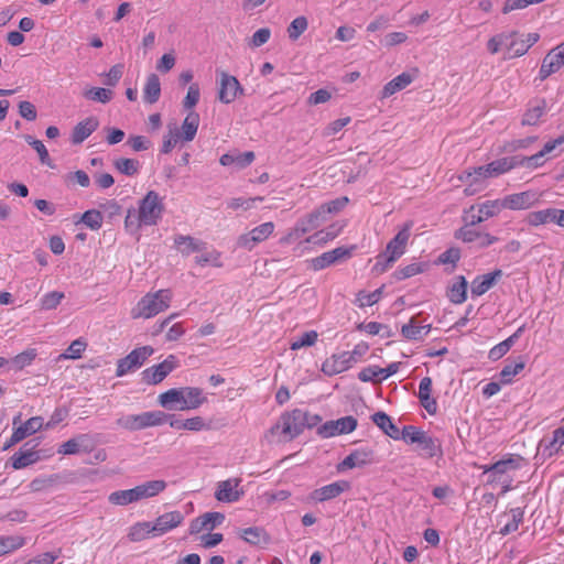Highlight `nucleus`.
Listing matches in <instances>:
<instances>
[{
	"mask_svg": "<svg viewBox=\"0 0 564 564\" xmlns=\"http://www.w3.org/2000/svg\"><path fill=\"white\" fill-rule=\"evenodd\" d=\"M419 448L424 452L429 457H434L441 448V444L436 438L430 436L426 432H423L416 442Z\"/></svg>",
	"mask_w": 564,
	"mask_h": 564,
	"instance_id": "44",
	"label": "nucleus"
},
{
	"mask_svg": "<svg viewBox=\"0 0 564 564\" xmlns=\"http://www.w3.org/2000/svg\"><path fill=\"white\" fill-rule=\"evenodd\" d=\"M348 197L343 196L330 202H327L321 205L318 208L322 212L323 216H325L326 214H336L340 212L348 204Z\"/></svg>",
	"mask_w": 564,
	"mask_h": 564,
	"instance_id": "59",
	"label": "nucleus"
},
{
	"mask_svg": "<svg viewBox=\"0 0 564 564\" xmlns=\"http://www.w3.org/2000/svg\"><path fill=\"white\" fill-rule=\"evenodd\" d=\"M172 292L167 289L148 293L138 302L131 311L132 318H151L170 307Z\"/></svg>",
	"mask_w": 564,
	"mask_h": 564,
	"instance_id": "2",
	"label": "nucleus"
},
{
	"mask_svg": "<svg viewBox=\"0 0 564 564\" xmlns=\"http://www.w3.org/2000/svg\"><path fill=\"white\" fill-rule=\"evenodd\" d=\"M413 221H406L401 230L388 242L386 251L377 257L375 270L384 272L397 259H399L405 251L408 241L410 239V231Z\"/></svg>",
	"mask_w": 564,
	"mask_h": 564,
	"instance_id": "1",
	"label": "nucleus"
},
{
	"mask_svg": "<svg viewBox=\"0 0 564 564\" xmlns=\"http://www.w3.org/2000/svg\"><path fill=\"white\" fill-rule=\"evenodd\" d=\"M85 441H88V436L83 434L77 437L70 438L67 442L63 443L57 449L58 454L63 455H74L82 451V446Z\"/></svg>",
	"mask_w": 564,
	"mask_h": 564,
	"instance_id": "46",
	"label": "nucleus"
},
{
	"mask_svg": "<svg viewBox=\"0 0 564 564\" xmlns=\"http://www.w3.org/2000/svg\"><path fill=\"white\" fill-rule=\"evenodd\" d=\"M324 219V216L319 208L315 209L311 214L306 215L305 217L301 218L295 227L292 229V231L289 232L286 237L282 239L284 242H290L292 239H297L305 235L306 232L315 229L318 227L321 220Z\"/></svg>",
	"mask_w": 564,
	"mask_h": 564,
	"instance_id": "15",
	"label": "nucleus"
},
{
	"mask_svg": "<svg viewBox=\"0 0 564 564\" xmlns=\"http://www.w3.org/2000/svg\"><path fill=\"white\" fill-rule=\"evenodd\" d=\"M87 344L82 339L74 340L67 348L66 352L59 355L58 359L61 358H72V359H78L82 357V354L86 349Z\"/></svg>",
	"mask_w": 564,
	"mask_h": 564,
	"instance_id": "63",
	"label": "nucleus"
},
{
	"mask_svg": "<svg viewBox=\"0 0 564 564\" xmlns=\"http://www.w3.org/2000/svg\"><path fill=\"white\" fill-rule=\"evenodd\" d=\"M24 543V538L20 535L0 536V546L3 549V555L22 547Z\"/></svg>",
	"mask_w": 564,
	"mask_h": 564,
	"instance_id": "53",
	"label": "nucleus"
},
{
	"mask_svg": "<svg viewBox=\"0 0 564 564\" xmlns=\"http://www.w3.org/2000/svg\"><path fill=\"white\" fill-rule=\"evenodd\" d=\"M240 536L251 545H267L270 543L271 538L269 533L260 527H250L240 531Z\"/></svg>",
	"mask_w": 564,
	"mask_h": 564,
	"instance_id": "28",
	"label": "nucleus"
},
{
	"mask_svg": "<svg viewBox=\"0 0 564 564\" xmlns=\"http://www.w3.org/2000/svg\"><path fill=\"white\" fill-rule=\"evenodd\" d=\"M372 422L393 440L400 438V430L392 423L390 416L382 412H376L371 416Z\"/></svg>",
	"mask_w": 564,
	"mask_h": 564,
	"instance_id": "34",
	"label": "nucleus"
},
{
	"mask_svg": "<svg viewBox=\"0 0 564 564\" xmlns=\"http://www.w3.org/2000/svg\"><path fill=\"white\" fill-rule=\"evenodd\" d=\"M539 194L534 191H525L521 193L510 194L499 200L502 209L521 210L528 209L539 202Z\"/></svg>",
	"mask_w": 564,
	"mask_h": 564,
	"instance_id": "11",
	"label": "nucleus"
},
{
	"mask_svg": "<svg viewBox=\"0 0 564 564\" xmlns=\"http://www.w3.org/2000/svg\"><path fill=\"white\" fill-rule=\"evenodd\" d=\"M108 501L115 506H127L137 502V492H134L133 488L113 491L109 495Z\"/></svg>",
	"mask_w": 564,
	"mask_h": 564,
	"instance_id": "45",
	"label": "nucleus"
},
{
	"mask_svg": "<svg viewBox=\"0 0 564 564\" xmlns=\"http://www.w3.org/2000/svg\"><path fill=\"white\" fill-rule=\"evenodd\" d=\"M524 330V325L519 327L511 336H509L503 341L499 343L498 345L494 346L488 354L489 359L496 361L503 357L510 348L513 346L516 340L521 336V334Z\"/></svg>",
	"mask_w": 564,
	"mask_h": 564,
	"instance_id": "32",
	"label": "nucleus"
},
{
	"mask_svg": "<svg viewBox=\"0 0 564 564\" xmlns=\"http://www.w3.org/2000/svg\"><path fill=\"white\" fill-rule=\"evenodd\" d=\"M167 422V413L162 411H150L140 414H129L119 417L116 423L118 426L128 431H139L151 426H159Z\"/></svg>",
	"mask_w": 564,
	"mask_h": 564,
	"instance_id": "3",
	"label": "nucleus"
},
{
	"mask_svg": "<svg viewBox=\"0 0 564 564\" xmlns=\"http://www.w3.org/2000/svg\"><path fill=\"white\" fill-rule=\"evenodd\" d=\"M501 213L499 200H486L478 205H471L469 208L464 209L463 221L469 225H478L489 218H492Z\"/></svg>",
	"mask_w": 564,
	"mask_h": 564,
	"instance_id": "6",
	"label": "nucleus"
},
{
	"mask_svg": "<svg viewBox=\"0 0 564 564\" xmlns=\"http://www.w3.org/2000/svg\"><path fill=\"white\" fill-rule=\"evenodd\" d=\"M64 293L58 291H52L46 293L40 302L41 310L50 311L57 307L61 301L64 299Z\"/></svg>",
	"mask_w": 564,
	"mask_h": 564,
	"instance_id": "57",
	"label": "nucleus"
},
{
	"mask_svg": "<svg viewBox=\"0 0 564 564\" xmlns=\"http://www.w3.org/2000/svg\"><path fill=\"white\" fill-rule=\"evenodd\" d=\"M413 80V77L409 73H402L391 79L383 86L381 91V98H388L395 94L397 91L402 90L406 86H409Z\"/></svg>",
	"mask_w": 564,
	"mask_h": 564,
	"instance_id": "35",
	"label": "nucleus"
},
{
	"mask_svg": "<svg viewBox=\"0 0 564 564\" xmlns=\"http://www.w3.org/2000/svg\"><path fill=\"white\" fill-rule=\"evenodd\" d=\"M199 126V116L195 111H191L184 119L182 123V133L181 138L184 141H192L196 133Z\"/></svg>",
	"mask_w": 564,
	"mask_h": 564,
	"instance_id": "40",
	"label": "nucleus"
},
{
	"mask_svg": "<svg viewBox=\"0 0 564 564\" xmlns=\"http://www.w3.org/2000/svg\"><path fill=\"white\" fill-rule=\"evenodd\" d=\"M373 462V451L370 448L356 449L351 452L341 463L338 464L339 471L361 467Z\"/></svg>",
	"mask_w": 564,
	"mask_h": 564,
	"instance_id": "22",
	"label": "nucleus"
},
{
	"mask_svg": "<svg viewBox=\"0 0 564 564\" xmlns=\"http://www.w3.org/2000/svg\"><path fill=\"white\" fill-rule=\"evenodd\" d=\"M274 230L272 221L263 223L238 238V246L251 249L256 243L267 240Z\"/></svg>",
	"mask_w": 564,
	"mask_h": 564,
	"instance_id": "18",
	"label": "nucleus"
},
{
	"mask_svg": "<svg viewBox=\"0 0 564 564\" xmlns=\"http://www.w3.org/2000/svg\"><path fill=\"white\" fill-rule=\"evenodd\" d=\"M350 257V250L344 247H338L332 251L324 252L323 254L311 260V265L315 271L323 270L339 260Z\"/></svg>",
	"mask_w": 564,
	"mask_h": 564,
	"instance_id": "21",
	"label": "nucleus"
},
{
	"mask_svg": "<svg viewBox=\"0 0 564 564\" xmlns=\"http://www.w3.org/2000/svg\"><path fill=\"white\" fill-rule=\"evenodd\" d=\"M530 226L538 227L547 224H555L564 228V209L546 208L531 212L527 216Z\"/></svg>",
	"mask_w": 564,
	"mask_h": 564,
	"instance_id": "14",
	"label": "nucleus"
},
{
	"mask_svg": "<svg viewBox=\"0 0 564 564\" xmlns=\"http://www.w3.org/2000/svg\"><path fill=\"white\" fill-rule=\"evenodd\" d=\"M36 355L37 352L35 348H28L13 358V364L18 369H23L24 367L31 365Z\"/></svg>",
	"mask_w": 564,
	"mask_h": 564,
	"instance_id": "64",
	"label": "nucleus"
},
{
	"mask_svg": "<svg viewBox=\"0 0 564 564\" xmlns=\"http://www.w3.org/2000/svg\"><path fill=\"white\" fill-rule=\"evenodd\" d=\"M561 68V65L553 59V55L546 54L542 61L539 78L540 80H545L553 73L557 72Z\"/></svg>",
	"mask_w": 564,
	"mask_h": 564,
	"instance_id": "55",
	"label": "nucleus"
},
{
	"mask_svg": "<svg viewBox=\"0 0 564 564\" xmlns=\"http://www.w3.org/2000/svg\"><path fill=\"white\" fill-rule=\"evenodd\" d=\"M459 259H460L459 248L452 247L438 256L437 263L452 264L453 268H455L457 262L459 261Z\"/></svg>",
	"mask_w": 564,
	"mask_h": 564,
	"instance_id": "62",
	"label": "nucleus"
},
{
	"mask_svg": "<svg viewBox=\"0 0 564 564\" xmlns=\"http://www.w3.org/2000/svg\"><path fill=\"white\" fill-rule=\"evenodd\" d=\"M543 152L539 151L538 153L530 156H521L517 155L518 166H524L528 169H536L542 166L545 162Z\"/></svg>",
	"mask_w": 564,
	"mask_h": 564,
	"instance_id": "58",
	"label": "nucleus"
},
{
	"mask_svg": "<svg viewBox=\"0 0 564 564\" xmlns=\"http://www.w3.org/2000/svg\"><path fill=\"white\" fill-rule=\"evenodd\" d=\"M424 263H411L409 265H405L404 268L394 271L393 276L399 281L405 280L419 273H422L424 271Z\"/></svg>",
	"mask_w": 564,
	"mask_h": 564,
	"instance_id": "56",
	"label": "nucleus"
},
{
	"mask_svg": "<svg viewBox=\"0 0 564 564\" xmlns=\"http://www.w3.org/2000/svg\"><path fill=\"white\" fill-rule=\"evenodd\" d=\"M308 22L305 17L295 18L288 26V35L290 40L296 41L307 29Z\"/></svg>",
	"mask_w": 564,
	"mask_h": 564,
	"instance_id": "52",
	"label": "nucleus"
},
{
	"mask_svg": "<svg viewBox=\"0 0 564 564\" xmlns=\"http://www.w3.org/2000/svg\"><path fill=\"white\" fill-rule=\"evenodd\" d=\"M467 280L464 275H458L447 290V296L454 304H462L467 299Z\"/></svg>",
	"mask_w": 564,
	"mask_h": 564,
	"instance_id": "30",
	"label": "nucleus"
},
{
	"mask_svg": "<svg viewBox=\"0 0 564 564\" xmlns=\"http://www.w3.org/2000/svg\"><path fill=\"white\" fill-rule=\"evenodd\" d=\"M82 221L93 230H98L102 226V215L99 210L90 209L83 214Z\"/></svg>",
	"mask_w": 564,
	"mask_h": 564,
	"instance_id": "60",
	"label": "nucleus"
},
{
	"mask_svg": "<svg viewBox=\"0 0 564 564\" xmlns=\"http://www.w3.org/2000/svg\"><path fill=\"white\" fill-rule=\"evenodd\" d=\"M525 367V361L522 357H518L516 361L507 364L500 371V383L509 384L512 382L514 376L520 373Z\"/></svg>",
	"mask_w": 564,
	"mask_h": 564,
	"instance_id": "41",
	"label": "nucleus"
},
{
	"mask_svg": "<svg viewBox=\"0 0 564 564\" xmlns=\"http://www.w3.org/2000/svg\"><path fill=\"white\" fill-rule=\"evenodd\" d=\"M351 355L348 351L334 354L327 358L322 365V371L326 376H335L348 370L352 365L350 362Z\"/></svg>",
	"mask_w": 564,
	"mask_h": 564,
	"instance_id": "20",
	"label": "nucleus"
},
{
	"mask_svg": "<svg viewBox=\"0 0 564 564\" xmlns=\"http://www.w3.org/2000/svg\"><path fill=\"white\" fill-rule=\"evenodd\" d=\"M431 330V325L420 326L416 324L415 317H412L408 324H404L401 328V334L404 338L410 340H421L424 335L429 334Z\"/></svg>",
	"mask_w": 564,
	"mask_h": 564,
	"instance_id": "38",
	"label": "nucleus"
},
{
	"mask_svg": "<svg viewBox=\"0 0 564 564\" xmlns=\"http://www.w3.org/2000/svg\"><path fill=\"white\" fill-rule=\"evenodd\" d=\"M115 167L127 176H133L139 172L140 163L134 159L120 158L113 162Z\"/></svg>",
	"mask_w": 564,
	"mask_h": 564,
	"instance_id": "48",
	"label": "nucleus"
},
{
	"mask_svg": "<svg viewBox=\"0 0 564 564\" xmlns=\"http://www.w3.org/2000/svg\"><path fill=\"white\" fill-rule=\"evenodd\" d=\"M43 427V419L41 416L30 417L25 423L20 424L13 430L17 438L23 441L25 437L36 433Z\"/></svg>",
	"mask_w": 564,
	"mask_h": 564,
	"instance_id": "39",
	"label": "nucleus"
},
{
	"mask_svg": "<svg viewBox=\"0 0 564 564\" xmlns=\"http://www.w3.org/2000/svg\"><path fill=\"white\" fill-rule=\"evenodd\" d=\"M151 528V522H138L130 528L128 538L133 542L142 541L147 539L150 533L154 534V531Z\"/></svg>",
	"mask_w": 564,
	"mask_h": 564,
	"instance_id": "49",
	"label": "nucleus"
},
{
	"mask_svg": "<svg viewBox=\"0 0 564 564\" xmlns=\"http://www.w3.org/2000/svg\"><path fill=\"white\" fill-rule=\"evenodd\" d=\"M183 520L184 516L180 511L166 512L155 519L151 529L154 531V535H161L178 527Z\"/></svg>",
	"mask_w": 564,
	"mask_h": 564,
	"instance_id": "24",
	"label": "nucleus"
},
{
	"mask_svg": "<svg viewBox=\"0 0 564 564\" xmlns=\"http://www.w3.org/2000/svg\"><path fill=\"white\" fill-rule=\"evenodd\" d=\"M154 349L151 346H142L133 349L126 357L118 360L116 376L122 377L134 369L140 368L152 356Z\"/></svg>",
	"mask_w": 564,
	"mask_h": 564,
	"instance_id": "8",
	"label": "nucleus"
},
{
	"mask_svg": "<svg viewBox=\"0 0 564 564\" xmlns=\"http://www.w3.org/2000/svg\"><path fill=\"white\" fill-rule=\"evenodd\" d=\"M517 35H518L517 31L499 33L488 40L487 50L491 54H497L500 51L501 46H506L507 41H509L510 39H512L513 36H517Z\"/></svg>",
	"mask_w": 564,
	"mask_h": 564,
	"instance_id": "47",
	"label": "nucleus"
},
{
	"mask_svg": "<svg viewBox=\"0 0 564 564\" xmlns=\"http://www.w3.org/2000/svg\"><path fill=\"white\" fill-rule=\"evenodd\" d=\"M161 96L160 78L156 74H150L143 89V98L148 104H154Z\"/></svg>",
	"mask_w": 564,
	"mask_h": 564,
	"instance_id": "36",
	"label": "nucleus"
},
{
	"mask_svg": "<svg viewBox=\"0 0 564 564\" xmlns=\"http://www.w3.org/2000/svg\"><path fill=\"white\" fill-rule=\"evenodd\" d=\"M166 488V482L164 480H150L133 488L134 492H137V501L151 498L160 492L164 491Z\"/></svg>",
	"mask_w": 564,
	"mask_h": 564,
	"instance_id": "33",
	"label": "nucleus"
},
{
	"mask_svg": "<svg viewBox=\"0 0 564 564\" xmlns=\"http://www.w3.org/2000/svg\"><path fill=\"white\" fill-rule=\"evenodd\" d=\"M510 513H511V521H509L508 523H506L501 529H500V534L502 535H507L511 532H514L518 530L519 528V524L522 522L523 520V510L521 508H513L510 510Z\"/></svg>",
	"mask_w": 564,
	"mask_h": 564,
	"instance_id": "54",
	"label": "nucleus"
},
{
	"mask_svg": "<svg viewBox=\"0 0 564 564\" xmlns=\"http://www.w3.org/2000/svg\"><path fill=\"white\" fill-rule=\"evenodd\" d=\"M523 458L520 455H509L508 458L500 459L492 465L482 467L484 474L488 475L487 482L495 484L506 479L505 477L509 471L520 468Z\"/></svg>",
	"mask_w": 564,
	"mask_h": 564,
	"instance_id": "7",
	"label": "nucleus"
},
{
	"mask_svg": "<svg viewBox=\"0 0 564 564\" xmlns=\"http://www.w3.org/2000/svg\"><path fill=\"white\" fill-rule=\"evenodd\" d=\"M184 394V388H174L170 389L159 395V403L161 406L167 410H178V405H174L175 403L182 404Z\"/></svg>",
	"mask_w": 564,
	"mask_h": 564,
	"instance_id": "37",
	"label": "nucleus"
},
{
	"mask_svg": "<svg viewBox=\"0 0 564 564\" xmlns=\"http://www.w3.org/2000/svg\"><path fill=\"white\" fill-rule=\"evenodd\" d=\"M207 401L206 397L203 395V390L196 387H184V394L182 404L178 405V410H194L199 408Z\"/></svg>",
	"mask_w": 564,
	"mask_h": 564,
	"instance_id": "27",
	"label": "nucleus"
},
{
	"mask_svg": "<svg viewBox=\"0 0 564 564\" xmlns=\"http://www.w3.org/2000/svg\"><path fill=\"white\" fill-rule=\"evenodd\" d=\"M348 488L349 484L347 481H336L313 490L310 495V499L315 502H324L338 497Z\"/></svg>",
	"mask_w": 564,
	"mask_h": 564,
	"instance_id": "23",
	"label": "nucleus"
},
{
	"mask_svg": "<svg viewBox=\"0 0 564 564\" xmlns=\"http://www.w3.org/2000/svg\"><path fill=\"white\" fill-rule=\"evenodd\" d=\"M177 358L174 355H170L159 365L144 369L141 373L142 381L147 384H158L177 367Z\"/></svg>",
	"mask_w": 564,
	"mask_h": 564,
	"instance_id": "10",
	"label": "nucleus"
},
{
	"mask_svg": "<svg viewBox=\"0 0 564 564\" xmlns=\"http://www.w3.org/2000/svg\"><path fill=\"white\" fill-rule=\"evenodd\" d=\"M318 334L315 330L304 333L301 337L291 343V349L297 350L302 347L313 346L317 340Z\"/></svg>",
	"mask_w": 564,
	"mask_h": 564,
	"instance_id": "61",
	"label": "nucleus"
},
{
	"mask_svg": "<svg viewBox=\"0 0 564 564\" xmlns=\"http://www.w3.org/2000/svg\"><path fill=\"white\" fill-rule=\"evenodd\" d=\"M174 243L183 256H189L193 252H198L205 249L206 243L198 241L191 236L177 235L174 238Z\"/></svg>",
	"mask_w": 564,
	"mask_h": 564,
	"instance_id": "31",
	"label": "nucleus"
},
{
	"mask_svg": "<svg viewBox=\"0 0 564 564\" xmlns=\"http://www.w3.org/2000/svg\"><path fill=\"white\" fill-rule=\"evenodd\" d=\"M518 166L517 155L495 160L486 165L478 166L477 172L482 178L499 176Z\"/></svg>",
	"mask_w": 564,
	"mask_h": 564,
	"instance_id": "16",
	"label": "nucleus"
},
{
	"mask_svg": "<svg viewBox=\"0 0 564 564\" xmlns=\"http://www.w3.org/2000/svg\"><path fill=\"white\" fill-rule=\"evenodd\" d=\"M167 423L175 430H187L195 432L202 431L206 426L204 419L200 416L182 420L177 419L174 414H167Z\"/></svg>",
	"mask_w": 564,
	"mask_h": 564,
	"instance_id": "29",
	"label": "nucleus"
},
{
	"mask_svg": "<svg viewBox=\"0 0 564 564\" xmlns=\"http://www.w3.org/2000/svg\"><path fill=\"white\" fill-rule=\"evenodd\" d=\"M474 226L465 223L463 227L454 232V237L466 243L476 242L482 232L473 229Z\"/></svg>",
	"mask_w": 564,
	"mask_h": 564,
	"instance_id": "51",
	"label": "nucleus"
},
{
	"mask_svg": "<svg viewBox=\"0 0 564 564\" xmlns=\"http://www.w3.org/2000/svg\"><path fill=\"white\" fill-rule=\"evenodd\" d=\"M163 210L164 205L159 194L154 191H149L140 200L138 221L145 226L156 225Z\"/></svg>",
	"mask_w": 564,
	"mask_h": 564,
	"instance_id": "4",
	"label": "nucleus"
},
{
	"mask_svg": "<svg viewBox=\"0 0 564 564\" xmlns=\"http://www.w3.org/2000/svg\"><path fill=\"white\" fill-rule=\"evenodd\" d=\"M36 446L37 443L32 444V441L24 443L19 452L13 454L10 458L12 467L14 469H22L39 462L41 456L40 453L35 451Z\"/></svg>",
	"mask_w": 564,
	"mask_h": 564,
	"instance_id": "19",
	"label": "nucleus"
},
{
	"mask_svg": "<svg viewBox=\"0 0 564 564\" xmlns=\"http://www.w3.org/2000/svg\"><path fill=\"white\" fill-rule=\"evenodd\" d=\"M84 97L89 100L107 104L112 99L113 93L110 89L93 87L84 91Z\"/></svg>",
	"mask_w": 564,
	"mask_h": 564,
	"instance_id": "50",
	"label": "nucleus"
},
{
	"mask_svg": "<svg viewBox=\"0 0 564 564\" xmlns=\"http://www.w3.org/2000/svg\"><path fill=\"white\" fill-rule=\"evenodd\" d=\"M24 140L29 145H31L36 151L42 164H44L51 169L55 167V165L53 164V162L50 158L48 151L42 141L34 139L30 134H25Z\"/></svg>",
	"mask_w": 564,
	"mask_h": 564,
	"instance_id": "43",
	"label": "nucleus"
},
{
	"mask_svg": "<svg viewBox=\"0 0 564 564\" xmlns=\"http://www.w3.org/2000/svg\"><path fill=\"white\" fill-rule=\"evenodd\" d=\"M540 39L538 33L519 34L506 42L507 54L505 59H511L524 55L529 48Z\"/></svg>",
	"mask_w": 564,
	"mask_h": 564,
	"instance_id": "12",
	"label": "nucleus"
},
{
	"mask_svg": "<svg viewBox=\"0 0 564 564\" xmlns=\"http://www.w3.org/2000/svg\"><path fill=\"white\" fill-rule=\"evenodd\" d=\"M219 76L218 99L223 104H231L238 96L243 95L245 89L236 76L229 75L225 70H217Z\"/></svg>",
	"mask_w": 564,
	"mask_h": 564,
	"instance_id": "9",
	"label": "nucleus"
},
{
	"mask_svg": "<svg viewBox=\"0 0 564 564\" xmlns=\"http://www.w3.org/2000/svg\"><path fill=\"white\" fill-rule=\"evenodd\" d=\"M546 101L541 99L535 106L529 108L522 118L523 126H536L541 117L545 113Z\"/></svg>",
	"mask_w": 564,
	"mask_h": 564,
	"instance_id": "42",
	"label": "nucleus"
},
{
	"mask_svg": "<svg viewBox=\"0 0 564 564\" xmlns=\"http://www.w3.org/2000/svg\"><path fill=\"white\" fill-rule=\"evenodd\" d=\"M240 478H230L219 481L215 491V498L220 502H236L243 496L240 487Z\"/></svg>",
	"mask_w": 564,
	"mask_h": 564,
	"instance_id": "17",
	"label": "nucleus"
},
{
	"mask_svg": "<svg viewBox=\"0 0 564 564\" xmlns=\"http://www.w3.org/2000/svg\"><path fill=\"white\" fill-rule=\"evenodd\" d=\"M502 270L496 269L492 272L477 275L471 282V294L480 296L490 290L502 276Z\"/></svg>",
	"mask_w": 564,
	"mask_h": 564,
	"instance_id": "25",
	"label": "nucleus"
},
{
	"mask_svg": "<svg viewBox=\"0 0 564 564\" xmlns=\"http://www.w3.org/2000/svg\"><path fill=\"white\" fill-rule=\"evenodd\" d=\"M305 411L294 409L280 416L279 422L270 430L272 434L281 430L288 441L297 437L304 431Z\"/></svg>",
	"mask_w": 564,
	"mask_h": 564,
	"instance_id": "5",
	"label": "nucleus"
},
{
	"mask_svg": "<svg viewBox=\"0 0 564 564\" xmlns=\"http://www.w3.org/2000/svg\"><path fill=\"white\" fill-rule=\"evenodd\" d=\"M99 127V121L96 117H88L78 122L72 131L70 141L73 144L83 143L94 131Z\"/></svg>",
	"mask_w": 564,
	"mask_h": 564,
	"instance_id": "26",
	"label": "nucleus"
},
{
	"mask_svg": "<svg viewBox=\"0 0 564 564\" xmlns=\"http://www.w3.org/2000/svg\"><path fill=\"white\" fill-rule=\"evenodd\" d=\"M357 427V420L351 416H344L336 421H327L318 427L317 433L324 438L339 434H347Z\"/></svg>",
	"mask_w": 564,
	"mask_h": 564,
	"instance_id": "13",
	"label": "nucleus"
}]
</instances>
